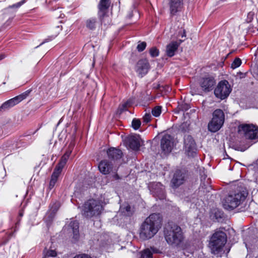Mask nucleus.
<instances>
[{"mask_svg": "<svg viewBox=\"0 0 258 258\" xmlns=\"http://www.w3.org/2000/svg\"><path fill=\"white\" fill-rule=\"evenodd\" d=\"M161 219L159 214L153 213L146 219L140 229V237L143 240L153 237L158 231Z\"/></svg>", "mask_w": 258, "mask_h": 258, "instance_id": "f257e3e1", "label": "nucleus"}, {"mask_svg": "<svg viewBox=\"0 0 258 258\" xmlns=\"http://www.w3.org/2000/svg\"><path fill=\"white\" fill-rule=\"evenodd\" d=\"M164 233L165 239L170 245L177 246L181 243L183 239L181 228L172 222H168L166 225Z\"/></svg>", "mask_w": 258, "mask_h": 258, "instance_id": "f03ea898", "label": "nucleus"}, {"mask_svg": "<svg viewBox=\"0 0 258 258\" xmlns=\"http://www.w3.org/2000/svg\"><path fill=\"white\" fill-rule=\"evenodd\" d=\"M226 241L227 236L224 232L216 231L211 237L209 242V247L212 253L217 254L222 251Z\"/></svg>", "mask_w": 258, "mask_h": 258, "instance_id": "7ed1b4c3", "label": "nucleus"}, {"mask_svg": "<svg viewBox=\"0 0 258 258\" xmlns=\"http://www.w3.org/2000/svg\"><path fill=\"white\" fill-rule=\"evenodd\" d=\"M247 195L246 190L243 189L236 194L229 195L223 203V207L228 210L236 208L245 200Z\"/></svg>", "mask_w": 258, "mask_h": 258, "instance_id": "20e7f679", "label": "nucleus"}, {"mask_svg": "<svg viewBox=\"0 0 258 258\" xmlns=\"http://www.w3.org/2000/svg\"><path fill=\"white\" fill-rule=\"evenodd\" d=\"M103 206L100 202L94 199H90L86 202L82 207V213L87 218L100 214Z\"/></svg>", "mask_w": 258, "mask_h": 258, "instance_id": "39448f33", "label": "nucleus"}, {"mask_svg": "<svg viewBox=\"0 0 258 258\" xmlns=\"http://www.w3.org/2000/svg\"><path fill=\"white\" fill-rule=\"evenodd\" d=\"M225 120L223 111L220 109L215 110L212 114V118L209 122L208 127L210 132L215 133L223 126Z\"/></svg>", "mask_w": 258, "mask_h": 258, "instance_id": "423d86ee", "label": "nucleus"}, {"mask_svg": "<svg viewBox=\"0 0 258 258\" xmlns=\"http://www.w3.org/2000/svg\"><path fill=\"white\" fill-rule=\"evenodd\" d=\"M239 134L246 139L258 140L257 127L252 124H242L238 126Z\"/></svg>", "mask_w": 258, "mask_h": 258, "instance_id": "0eeeda50", "label": "nucleus"}, {"mask_svg": "<svg viewBox=\"0 0 258 258\" xmlns=\"http://www.w3.org/2000/svg\"><path fill=\"white\" fill-rule=\"evenodd\" d=\"M230 86L227 81L220 82L214 90L215 96L222 100L227 98L231 92Z\"/></svg>", "mask_w": 258, "mask_h": 258, "instance_id": "6e6552de", "label": "nucleus"}, {"mask_svg": "<svg viewBox=\"0 0 258 258\" xmlns=\"http://www.w3.org/2000/svg\"><path fill=\"white\" fill-rule=\"evenodd\" d=\"M110 4V0H100L98 5L99 10L98 14L100 17V21L102 24L107 25L110 24V18L108 16L105 14V11L108 9Z\"/></svg>", "mask_w": 258, "mask_h": 258, "instance_id": "1a4fd4ad", "label": "nucleus"}, {"mask_svg": "<svg viewBox=\"0 0 258 258\" xmlns=\"http://www.w3.org/2000/svg\"><path fill=\"white\" fill-rule=\"evenodd\" d=\"M199 83L203 91L209 92L213 89L216 84V81L213 77L207 76L201 78Z\"/></svg>", "mask_w": 258, "mask_h": 258, "instance_id": "9d476101", "label": "nucleus"}, {"mask_svg": "<svg viewBox=\"0 0 258 258\" xmlns=\"http://www.w3.org/2000/svg\"><path fill=\"white\" fill-rule=\"evenodd\" d=\"M184 150L188 156H194L196 153V144L193 138L190 136L184 137Z\"/></svg>", "mask_w": 258, "mask_h": 258, "instance_id": "9b49d317", "label": "nucleus"}, {"mask_svg": "<svg viewBox=\"0 0 258 258\" xmlns=\"http://www.w3.org/2000/svg\"><path fill=\"white\" fill-rule=\"evenodd\" d=\"M174 146L173 138L169 135L166 134L163 136L161 140V148L165 154L170 153Z\"/></svg>", "mask_w": 258, "mask_h": 258, "instance_id": "f8f14e48", "label": "nucleus"}, {"mask_svg": "<svg viewBox=\"0 0 258 258\" xmlns=\"http://www.w3.org/2000/svg\"><path fill=\"white\" fill-rule=\"evenodd\" d=\"M150 191L153 195L160 200L164 199L165 197L164 186L160 182L152 184Z\"/></svg>", "mask_w": 258, "mask_h": 258, "instance_id": "ddd939ff", "label": "nucleus"}, {"mask_svg": "<svg viewBox=\"0 0 258 258\" xmlns=\"http://www.w3.org/2000/svg\"><path fill=\"white\" fill-rule=\"evenodd\" d=\"M149 69V63L146 59H141L136 64V71L142 77L146 75Z\"/></svg>", "mask_w": 258, "mask_h": 258, "instance_id": "4468645a", "label": "nucleus"}, {"mask_svg": "<svg viewBox=\"0 0 258 258\" xmlns=\"http://www.w3.org/2000/svg\"><path fill=\"white\" fill-rule=\"evenodd\" d=\"M182 42L181 40L178 41H172L167 45L166 47V54L169 57L174 55L175 51L177 50L179 46Z\"/></svg>", "mask_w": 258, "mask_h": 258, "instance_id": "2eb2a0df", "label": "nucleus"}, {"mask_svg": "<svg viewBox=\"0 0 258 258\" xmlns=\"http://www.w3.org/2000/svg\"><path fill=\"white\" fill-rule=\"evenodd\" d=\"M184 174L180 170H176L171 180L172 186L177 187L182 184L184 181Z\"/></svg>", "mask_w": 258, "mask_h": 258, "instance_id": "dca6fc26", "label": "nucleus"}, {"mask_svg": "<svg viewBox=\"0 0 258 258\" xmlns=\"http://www.w3.org/2000/svg\"><path fill=\"white\" fill-rule=\"evenodd\" d=\"M113 168L112 163L107 160L101 161L98 165L99 171L103 174L109 173L113 170Z\"/></svg>", "mask_w": 258, "mask_h": 258, "instance_id": "f3484780", "label": "nucleus"}, {"mask_svg": "<svg viewBox=\"0 0 258 258\" xmlns=\"http://www.w3.org/2000/svg\"><path fill=\"white\" fill-rule=\"evenodd\" d=\"M63 168V167L59 166L58 165L56 166L51 176V179L49 184V188L50 189H51L54 186Z\"/></svg>", "mask_w": 258, "mask_h": 258, "instance_id": "a211bd4d", "label": "nucleus"}, {"mask_svg": "<svg viewBox=\"0 0 258 258\" xmlns=\"http://www.w3.org/2000/svg\"><path fill=\"white\" fill-rule=\"evenodd\" d=\"M108 158L113 160H117L122 156V152L120 150L111 148L107 152Z\"/></svg>", "mask_w": 258, "mask_h": 258, "instance_id": "6ab92c4d", "label": "nucleus"}, {"mask_svg": "<svg viewBox=\"0 0 258 258\" xmlns=\"http://www.w3.org/2000/svg\"><path fill=\"white\" fill-rule=\"evenodd\" d=\"M127 143L131 149L134 150H138L140 147L139 136H131L127 140Z\"/></svg>", "mask_w": 258, "mask_h": 258, "instance_id": "aec40b11", "label": "nucleus"}, {"mask_svg": "<svg viewBox=\"0 0 258 258\" xmlns=\"http://www.w3.org/2000/svg\"><path fill=\"white\" fill-rule=\"evenodd\" d=\"M74 145L73 143H71L69 147L68 150L66 151V153L64 155L61 157L59 163L57 164L59 166L64 167L66 163L72 153V150L73 149Z\"/></svg>", "mask_w": 258, "mask_h": 258, "instance_id": "412c9836", "label": "nucleus"}, {"mask_svg": "<svg viewBox=\"0 0 258 258\" xmlns=\"http://www.w3.org/2000/svg\"><path fill=\"white\" fill-rule=\"evenodd\" d=\"M183 0H170V10L171 13L175 14L178 11H180L182 6Z\"/></svg>", "mask_w": 258, "mask_h": 258, "instance_id": "4be33fe9", "label": "nucleus"}, {"mask_svg": "<svg viewBox=\"0 0 258 258\" xmlns=\"http://www.w3.org/2000/svg\"><path fill=\"white\" fill-rule=\"evenodd\" d=\"M23 99L22 96H18L5 102L1 106L2 108H8L17 104Z\"/></svg>", "mask_w": 258, "mask_h": 258, "instance_id": "5701e85b", "label": "nucleus"}, {"mask_svg": "<svg viewBox=\"0 0 258 258\" xmlns=\"http://www.w3.org/2000/svg\"><path fill=\"white\" fill-rule=\"evenodd\" d=\"M70 227L73 231V238L78 240L79 238V222L77 220L72 221L70 223Z\"/></svg>", "mask_w": 258, "mask_h": 258, "instance_id": "b1692460", "label": "nucleus"}, {"mask_svg": "<svg viewBox=\"0 0 258 258\" xmlns=\"http://www.w3.org/2000/svg\"><path fill=\"white\" fill-rule=\"evenodd\" d=\"M158 250L153 247L150 249L147 248L144 250L141 254V258H152V254L153 253H158Z\"/></svg>", "mask_w": 258, "mask_h": 258, "instance_id": "393cba45", "label": "nucleus"}, {"mask_svg": "<svg viewBox=\"0 0 258 258\" xmlns=\"http://www.w3.org/2000/svg\"><path fill=\"white\" fill-rule=\"evenodd\" d=\"M97 24V21L95 18H90L86 21V27L90 30L95 29Z\"/></svg>", "mask_w": 258, "mask_h": 258, "instance_id": "a878e982", "label": "nucleus"}, {"mask_svg": "<svg viewBox=\"0 0 258 258\" xmlns=\"http://www.w3.org/2000/svg\"><path fill=\"white\" fill-rule=\"evenodd\" d=\"M120 212L124 216H130L131 213V207L129 205L126 204L120 206Z\"/></svg>", "mask_w": 258, "mask_h": 258, "instance_id": "bb28decb", "label": "nucleus"}, {"mask_svg": "<svg viewBox=\"0 0 258 258\" xmlns=\"http://www.w3.org/2000/svg\"><path fill=\"white\" fill-rule=\"evenodd\" d=\"M152 113L155 117H158L161 113V107L157 106L152 110Z\"/></svg>", "mask_w": 258, "mask_h": 258, "instance_id": "cd10ccee", "label": "nucleus"}, {"mask_svg": "<svg viewBox=\"0 0 258 258\" xmlns=\"http://www.w3.org/2000/svg\"><path fill=\"white\" fill-rule=\"evenodd\" d=\"M141 124V121L139 119L134 118L132 120V126L133 128L137 130L139 128Z\"/></svg>", "mask_w": 258, "mask_h": 258, "instance_id": "c85d7f7f", "label": "nucleus"}, {"mask_svg": "<svg viewBox=\"0 0 258 258\" xmlns=\"http://www.w3.org/2000/svg\"><path fill=\"white\" fill-rule=\"evenodd\" d=\"M44 253L45 254V256H51L55 257L57 255V252L55 250L53 249H49L46 250V249L44 251Z\"/></svg>", "mask_w": 258, "mask_h": 258, "instance_id": "c756f323", "label": "nucleus"}, {"mask_svg": "<svg viewBox=\"0 0 258 258\" xmlns=\"http://www.w3.org/2000/svg\"><path fill=\"white\" fill-rule=\"evenodd\" d=\"M241 64V60L239 58H235L231 65V68L235 69L239 67Z\"/></svg>", "mask_w": 258, "mask_h": 258, "instance_id": "7c9ffc66", "label": "nucleus"}, {"mask_svg": "<svg viewBox=\"0 0 258 258\" xmlns=\"http://www.w3.org/2000/svg\"><path fill=\"white\" fill-rule=\"evenodd\" d=\"M151 56L153 57H157L159 55V51L155 47H152L149 50Z\"/></svg>", "mask_w": 258, "mask_h": 258, "instance_id": "2f4dec72", "label": "nucleus"}, {"mask_svg": "<svg viewBox=\"0 0 258 258\" xmlns=\"http://www.w3.org/2000/svg\"><path fill=\"white\" fill-rule=\"evenodd\" d=\"M146 47V43L145 42H139L137 49L139 52L143 51Z\"/></svg>", "mask_w": 258, "mask_h": 258, "instance_id": "473e14b6", "label": "nucleus"}, {"mask_svg": "<svg viewBox=\"0 0 258 258\" xmlns=\"http://www.w3.org/2000/svg\"><path fill=\"white\" fill-rule=\"evenodd\" d=\"M178 32L176 34V36L178 37L181 36V37H185V32L184 30L182 28V27H181L180 28H179V27H178Z\"/></svg>", "mask_w": 258, "mask_h": 258, "instance_id": "72a5a7b5", "label": "nucleus"}, {"mask_svg": "<svg viewBox=\"0 0 258 258\" xmlns=\"http://www.w3.org/2000/svg\"><path fill=\"white\" fill-rule=\"evenodd\" d=\"M25 0H22L21 2H20L19 3H17L16 4L10 6L9 7V8H18L25 3Z\"/></svg>", "mask_w": 258, "mask_h": 258, "instance_id": "f704fd0d", "label": "nucleus"}, {"mask_svg": "<svg viewBox=\"0 0 258 258\" xmlns=\"http://www.w3.org/2000/svg\"><path fill=\"white\" fill-rule=\"evenodd\" d=\"M151 116L149 114H146L143 117V120L144 122L148 123L151 120Z\"/></svg>", "mask_w": 258, "mask_h": 258, "instance_id": "c9c22d12", "label": "nucleus"}, {"mask_svg": "<svg viewBox=\"0 0 258 258\" xmlns=\"http://www.w3.org/2000/svg\"><path fill=\"white\" fill-rule=\"evenodd\" d=\"M55 36H51V37H50V38L46 39V40H45V41H44L42 43H44V42H47V41H49V40H52V39H54V38H55Z\"/></svg>", "mask_w": 258, "mask_h": 258, "instance_id": "e433bc0d", "label": "nucleus"}, {"mask_svg": "<svg viewBox=\"0 0 258 258\" xmlns=\"http://www.w3.org/2000/svg\"><path fill=\"white\" fill-rule=\"evenodd\" d=\"M127 104H128L127 102H126V103L123 104L122 105V108H123L122 109H125V108L127 107Z\"/></svg>", "mask_w": 258, "mask_h": 258, "instance_id": "4c0bfd02", "label": "nucleus"}, {"mask_svg": "<svg viewBox=\"0 0 258 258\" xmlns=\"http://www.w3.org/2000/svg\"><path fill=\"white\" fill-rule=\"evenodd\" d=\"M5 55H4V54H1V55H0V60L3 59V58H5Z\"/></svg>", "mask_w": 258, "mask_h": 258, "instance_id": "58836bf2", "label": "nucleus"}, {"mask_svg": "<svg viewBox=\"0 0 258 258\" xmlns=\"http://www.w3.org/2000/svg\"><path fill=\"white\" fill-rule=\"evenodd\" d=\"M19 216L20 217H22L23 216V212L22 211L19 212Z\"/></svg>", "mask_w": 258, "mask_h": 258, "instance_id": "ea45409f", "label": "nucleus"}, {"mask_svg": "<svg viewBox=\"0 0 258 258\" xmlns=\"http://www.w3.org/2000/svg\"><path fill=\"white\" fill-rule=\"evenodd\" d=\"M114 178H115V179H119V176H118V175L117 174H115V175H114Z\"/></svg>", "mask_w": 258, "mask_h": 258, "instance_id": "a19ab883", "label": "nucleus"}, {"mask_svg": "<svg viewBox=\"0 0 258 258\" xmlns=\"http://www.w3.org/2000/svg\"><path fill=\"white\" fill-rule=\"evenodd\" d=\"M245 244V246L246 247V248L248 249V244L245 241L244 242Z\"/></svg>", "mask_w": 258, "mask_h": 258, "instance_id": "79ce46f5", "label": "nucleus"}, {"mask_svg": "<svg viewBox=\"0 0 258 258\" xmlns=\"http://www.w3.org/2000/svg\"><path fill=\"white\" fill-rule=\"evenodd\" d=\"M58 1V0H51V1H50V2L49 3H52V2H56V1Z\"/></svg>", "mask_w": 258, "mask_h": 258, "instance_id": "37998d69", "label": "nucleus"}, {"mask_svg": "<svg viewBox=\"0 0 258 258\" xmlns=\"http://www.w3.org/2000/svg\"><path fill=\"white\" fill-rule=\"evenodd\" d=\"M132 14H133V12H132ZM132 17V14H130L129 17L131 18Z\"/></svg>", "mask_w": 258, "mask_h": 258, "instance_id": "c03bdc74", "label": "nucleus"}, {"mask_svg": "<svg viewBox=\"0 0 258 258\" xmlns=\"http://www.w3.org/2000/svg\"><path fill=\"white\" fill-rule=\"evenodd\" d=\"M13 233H11V234H10L9 237H12V236H13Z\"/></svg>", "mask_w": 258, "mask_h": 258, "instance_id": "a18cd8bd", "label": "nucleus"}]
</instances>
